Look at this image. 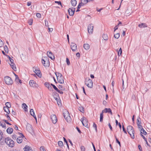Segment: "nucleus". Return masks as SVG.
Listing matches in <instances>:
<instances>
[{
    "mask_svg": "<svg viewBox=\"0 0 151 151\" xmlns=\"http://www.w3.org/2000/svg\"><path fill=\"white\" fill-rule=\"evenodd\" d=\"M3 133L0 130V141L3 138Z\"/></svg>",
    "mask_w": 151,
    "mask_h": 151,
    "instance_id": "37998d69",
    "label": "nucleus"
},
{
    "mask_svg": "<svg viewBox=\"0 0 151 151\" xmlns=\"http://www.w3.org/2000/svg\"><path fill=\"white\" fill-rule=\"evenodd\" d=\"M9 108H7V107H4V111L6 112L7 114H9L10 112V111H9Z\"/></svg>",
    "mask_w": 151,
    "mask_h": 151,
    "instance_id": "bb28decb",
    "label": "nucleus"
},
{
    "mask_svg": "<svg viewBox=\"0 0 151 151\" xmlns=\"http://www.w3.org/2000/svg\"><path fill=\"white\" fill-rule=\"evenodd\" d=\"M5 142L8 146L10 147H13L14 146V141L9 137L6 138L5 139Z\"/></svg>",
    "mask_w": 151,
    "mask_h": 151,
    "instance_id": "f03ea898",
    "label": "nucleus"
},
{
    "mask_svg": "<svg viewBox=\"0 0 151 151\" xmlns=\"http://www.w3.org/2000/svg\"><path fill=\"white\" fill-rule=\"evenodd\" d=\"M114 137L115 138L116 142L118 143L119 144L120 147H121L120 142L118 140V139L117 138L115 135H114Z\"/></svg>",
    "mask_w": 151,
    "mask_h": 151,
    "instance_id": "473e14b6",
    "label": "nucleus"
},
{
    "mask_svg": "<svg viewBox=\"0 0 151 151\" xmlns=\"http://www.w3.org/2000/svg\"><path fill=\"white\" fill-rule=\"evenodd\" d=\"M71 3L73 6H75L76 5L77 1L76 0H72Z\"/></svg>",
    "mask_w": 151,
    "mask_h": 151,
    "instance_id": "a878e982",
    "label": "nucleus"
},
{
    "mask_svg": "<svg viewBox=\"0 0 151 151\" xmlns=\"http://www.w3.org/2000/svg\"><path fill=\"white\" fill-rule=\"evenodd\" d=\"M127 129L128 133L130 135L132 139L134 138V131L133 127L131 126H129L127 127Z\"/></svg>",
    "mask_w": 151,
    "mask_h": 151,
    "instance_id": "f257e3e1",
    "label": "nucleus"
},
{
    "mask_svg": "<svg viewBox=\"0 0 151 151\" xmlns=\"http://www.w3.org/2000/svg\"><path fill=\"white\" fill-rule=\"evenodd\" d=\"M140 130L141 131V134H143L144 135H146L147 134V133L144 130V129L142 127V128H141V129H140Z\"/></svg>",
    "mask_w": 151,
    "mask_h": 151,
    "instance_id": "5701e85b",
    "label": "nucleus"
},
{
    "mask_svg": "<svg viewBox=\"0 0 151 151\" xmlns=\"http://www.w3.org/2000/svg\"><path fill=\"white\" fill-rule=\"evenodd\" d=\"M23 149L25 151H33L30 147L27 146H25Z\"/></svg>",
    "mask_w": 151,
    "mask_h": 151,
    "instance_id": "6ab92c4d",
    "label": "nucleus"
},
{
    "mask_svg": "<svg viewBox=\"0 0 151 151\" xmlns=\"http://www.w3.org/2000/svg\"><path fill=\"white\" fill-rule=\"evenodd\" d=\"M52 87L56 91L58 90V89L56 87L55 85H53Z\"/></svg>",
    "mask_w": 151,
    "mask_h": 151,
    "instance_id": "6e6d98bb",
    "label": "nucleus"
},
{
    "mask_svg": "<svg viewBox=\"0 0 151 151\" xmlns=\"http://www.w3.org/2000/svg\"><path fill=\"white\" fill-rule=\"evenodd\" d=\"M50 118L52 122L55 124L57 121V119L56 116L55 114H52L50 116Z\"/></svg>",
    "mask_w": 151,
    "mask_h": 151,
    "instance_id": "9d476101",
    "label": "nucleus"
},
{
    "mask_svg": "<svg viewBox=\"0 0 151 151\" xmlns=\"http://www.w3.org/2000/svg\"><path fill=\"white\" fill-rule=\"evenodd\" d=\"M85 83L88 87L91 88L93 87V83L92 80L89 78H86L85 79Z\"/></svg>",
    "mask_w": 151,
    "mask_h": 151,
    "instance_id": "39448f33",
    "label": "nucleus"
},
{
    "mask_svg": "<svg viewBox=\"0 0 151 151\" xmlns=\"http://www.w3.org/2000/svg\"><path fill=\"white\" fill-rule=\"evenodd\" d=\"M66 61L67 62V65H69L70 64V62L69 59L68 58H66Z\"/></svg>",
    "mask_w": 151,
    "mask_h": 151,
    "instance_id": "3c124183",
    "label": "nucleus"
},
{
    "mask_svg": "<svg viewBox=\"0 0 151 151\" xmlns=\"http://www.w3.org/2000/svg\"><path fill=\"white\" fill-rule=\"evenodd\" d=\"M108 126H109V127L110 130H112V127H111V125L110 124V123H109V124H108Z\"/></svg>",
    "mask_w": 151,
    "mask_h": 151,
    "instance_id": "680f3d73",
    "label": "nucleus"
},
{
    "mask_svg": "<svg viewBox=\"0 0 151 151\" xmlns=\"http://www.w3.org/2000/svg\"><path fill=\"white\" fill-rule=\"evenodd\" d=\"M36 74L39 77H41V74L40 73V71H38V72H37L36 73Z\"/></svg>",
    "mask_w": 151,
    "mask_h": 151,
    "instance_id": "79ce46f5",
    "label": "nucleus"
},
{
    "mask_svg": "<svg viewBox=\"0 0 151 151\" xmlns=\"http://www.w3.org/2000/svg\"><path fill=\"white\" fill-rule=\"evenodd\" d=\"M89 1H88V0H81V3H80L82 4L84 6V4H86Z\"/></svg>",
    "mask_w": 151,
    "mask_h": 151,
    "instance_id": "393cba45",
    "label": "nucleus"
},
{
    "mask_svg": "<svg viewBox=\"0 0 151 151\" xmlns=\"http://www.w3.org/2000/svg\"><path fill=\"white\" fill-rule=\"evenodd\" d=\"M14 60L12 59L9 60V62L8 63L9 64H12V63H13Z\"/></svg>",
    "mask_w": 151,
    "mask_h": 151,
    "instance_id": "5fc2aeb1",
    "label": "nucleus"
},
{
    "mask_svg": "<svg viewBox=\"0 0 151 151\" xmlns=\"http://www.w3.org/2000/svg\"><path fill=\"white\" fill-rule=\"evenodd\" d=\"M75 9L74 8H69L68 10L69 15L70 16H73V15L75 11Z\"/></svg>",
    "mask_w": 151,
    "mask_h": 151,
    "instance_id": "9b49d317",
    "label": "nucleus"
},
{
    "mask_svg": "<svg viewBox=\"0 0 151 151\" xmlns=\"http://www.w3.org/2000/svg\"><path fill=\"white\" fill-rule=\"evenodd\" d=\"M4 49L5 52H8V48L6 45H5L4 47Z\"/></svg>",
    "mask_w": 151,
    "mask_h": 151,
    "instance_id": "4c0bfd02",
    "label": "nucleus"
},
{
    "mask_svg": "<svg viewBox=\"0 0 151 151\" xmlns=\"http://www.w3.org/2000/svg\"><path fill=\"white\" fill-rule=\"evenodd\" d=\"M30 86L32 87H36L37 86V84L33 80H31L29 82Z\"/></svg>",
    "mask_w": 151,
    "mask_h": 151,
    "instance_id": "4468645a",
    "label": "nucleus"
},
{
    "mask_svg": "<svg viewBox=\"0 0 151 151\" xmlns=\"http://www.w3.org/2000/svg\"><path fill=\"white\" fill-rule=\"evenodd\" d=\"M102 37L103 39L105 40H108V36L106 34H103L102 35Z\"/></svg>",
    "mask_w": 151,
    "mask_h": 151,
    "instance_id": "cd10ccee",
    "label": "nucleus"
},
{
    "mask_svg": "<svg viewBox=\"0 0 151 151\" xmlns=\"http://www.w3.org/2000/svg\"><path fill=\"white\" fill-rule=\"evenodd\" d=\"M93 127H94L95 129L96 132H97V126H96V124L94 123H93Z\"/></svg>",
    "mask_w": 151,
    "mask_h": 151,
    "instance_id": "a18cd8bd",
    "label": "nucleus"
},
{
    "mask_svg": "<svg viewBox=\"0 0 151 151\" xmlns=\"http://www.w3.org/2000/svg\"><path fill=\"white\" fill-rule=\"evenodd\" d=\"M78 109L81 112L83 113L84 112V108L82 106L79 107Z\"/></svg>",
    "mask_w": 151,
    "mask_h": 151,
    "instance_id": "c756f323",
    "label": "nucleus"
},
{
    "mask_svg": "<svg viewBox=\"0 0 151 151\" xmlns=\"http://www.w3.org/2000/svg\"><path fill=\"white\" fill-rule=\"evenodd\" d=\"M120 36V35L119 33H116L114 35V37L115 38L118 39Z\"/></svg>",
    "mask_w": 151,
    "mask_h": 151,
    "instance_id": "58836bf2",
    "label": "nucleus"
},
{
    "mask_svg": "<svg viewBox=\"0 0 151 151\" xmlns=\"http://www.w3.org/2000/svg\"><path fill=\"white\" fill-rule=\"evenodd\" d=\"M4 80L6 83L7 85H12L13 81L11 78L9 76H6L4 78Z\"/></svg>",
    "mask_w": 151,
    "mask_h": 151,
    "instance_id": "423d86ee",
    "label": "nucleus"
},
{
    "mask_svg": "<svg viewBox=\"0 0 151 151\" xmlns=\"http://www.w3.org/2000/svg\"><path fill=\"white\" fill-rule=\"evenodd\" d=\"M19 135L20 136L18 137L17 139V141L19 143H22V139L24 137V135L20 133Z\"/></svg>",
    "mask_w": 151,
    "mask_h": 151,
    "instance_id": "1a4fd4ad",
    "label": "nucleus"
},
{
    "mask_svg": "<svg viewBox=\"0 0 151 151\" xmlns=\"http://www.w3.org/2000/svg\"><path fill=\"white\" fill-rule=\"evenodd\" d=\"M114 81H112V83H111V85H112V86L113 87V92H114L113 87H114Z\"/></svg>",
    "mask_w": 151,
    "mask_h": 151,
    "instance_id": "13d9d810",
    "label": "nucleus"
},
{
    "mask_svg": "<svg viewBox=\"0 0 151 151\" xmlns=\"http://www.w3.org/2000/svg\"><path fill=\"white\" fill-rule=\"evenodd\" d=\"M138 27L140 28H145L147 27L145 23H142L138 25Z\"/></svg>",
    "mask_w": 151,
    "mask_h": 151,
    "instance_id": "412c9836",
    "label": "nucleus"
},
{
    "mask_svg": "<svg viewBox=\"0 0 151 151\" xmlns=\"http://www.w3.org/2000/svg\"><path fill=\"white\" fill-rule=\"evenodd\" d=\"M4 122L6 123V124H9V125H11V124L9 123V122H8V121L6 120H4Z\"/></svg>",
    "mask_w": 151,
    "mask_h": 151,
    "instance_id": "69168bd1",
    "label": "nucleus"
},
{
    "mask_svg": "<svg viewBox=\"0 0 151 151\" xmlns=\"http://www.w3.org/2000/svg\"><path fill=\"white\" fill-rule=\"evenodd\" d=\"M6 117L8 120H11V119L10 117L8 115V114H6Z\"/></svg>",
    "mask_w": 151,
    "mask_h": 151,
    "instance_id": "052dcab7",
    "label": "nucleus"
},
{
    "mask_svg": "<svg viewBox=\"0 0 151 151\" xmlns=\"http://www.w3.org/2000/svg\"><path fill=\"white\" fill-rule=\"evenodd\" d=\"M58 88L61 90H64V88L61 85H59Z\"/></svg>",
    "mask_w": 151,
    "mask_h": 151,
    "instance_id": "c03bdc74",
    "label": "nucleus"
},
{
    "mask_svg": "<svg viewBox=\"0 0 151 151\" xmlns=\"http://www.w3.org/2000/svg\"><path fill=\"white\" fill-rule=\"evenodd\" d=\"M5 105L6 106L5 107H7V108H10L11 107V105L10 103L9 102H7L6 103Z\"/></svg>",
    "mask_w": 151,
    "mask_h": 151,
    "instance_id": "72a5a7b5",
    "label": "nucleus"
},
{
    "mask_svg": "<svg viewBox=\"0 0 151 151\" xmlns=\"http://www.w3.org/2000/svg\"><path fill=\"white\" fill-rule=\"evenodd\" d=\"M26 129L27 131L29 132H31L32 130V126L31 125L28 123H27L26 125Z\"/></svg>",
    "mask_w": 151,
    "mask_h": 151,
    "instance_id": "a211bd4d",
    "label": "nucleus"
},
{
    "mask_svg": "<svg viewBox=\"0 0 151 151\" xmlns=\"http://www.w3.org/2000/svg\"><path fill=\"white\" fill-rule=\"evenodd\" d=\"M36 16L38 18H40L41 17V15L40 13H37L36 14Z\"/></svg>",
    "mask_w": 151,
    "mask_h": 151,
    "instance_id": "864d4df0",
    "label": "nucleus"
},
{
    "mask_svg": "<svg viewBox=\"0 0 151 151\" xmlns=\"http://www.w3.org/2000/svg\"><path fill=\"white\" fill-rule=\"evenodd\" d=\"M14 74L15 76V81L17 80V79H18L19 78V77H18V76L16 74H15L14 73Z\"/></svg>",
    "mask_w": 151,
    "mask_h": 151,
    "instance_id": "0e129e2a",
    "label": "nucleus"
},
{
    "mask_svg": "<svg viewBox=\"0 0 151 151\" xmlns=\"http://www.w3.org/2000/svg\"><path fill=\"white\" fill-rule=\"evenodd\" d=\"M30 113L31 115L33 116L34 115H35L34 110L33 109H31L30 110Z\"/></svg>",
    "mask_w": 151,
    "mask_h": 151,
    "instance_id": "c9c22d12",
    "label": "nucleus"
},
{
    "mask_svg": "<svg viewBox=\"0 0 151 151\" xmlns=\"http://www.w3.org/2000/svg\"><path fill=\"white\" fill-rule=\"evenodd\" d=\"M42 62L43 65L45 67H47L49 66V62L48 60H45L43 59H42Z\"/></svg>",
    "mask_w": 151,
    "mask_h": 151,
    "instance_id": "2eb2a0df",
    "label": "nucleus"
},
{
    "mask_svg": "<svg viewBox=\"0 0 151 151\" xmlns=\"http://www.w3.org/2000/svg\"><path fill=\"white\" fill-rule=\"evenodd\" d=\"M47 54L48 56L52 60H53L54 59V56L53 55L52 53L51 52H47Z\"/></svg>",
    "mask_w": 151,
    "mask_h": 151,
    "instance_id": "dca6fc26",
    "label": "nucleus"
},
{
    "mask_svg": "<svg viewBox=\"0 0 151 151\" xmlns=\"http://www.w3.org/2000/svg\"><path fill=\"white\" fill-rule=\"evenodd\" d=\"M57 91L60 94H63V92L62 91L59 90L58 89V91Z\"/></svg>",
    "mask_w": 151,
    "mask_h": 151,
    "instance_id": "338daca9",
    "label": "nucleus"
},
{
    "mask_svg": "<svg viewBox=\"0 0 151 151\" xmlns=\"http://www.w3.org/2000/svg\"><path fill=\"white\" fill-rule=\"evenodd\" d=\"M13 131V129L11 127H9L8 128L7 130H6V132L7 133H8L9 134H12Z\"/></svg>",
    "mask_w": 151,
    "mask_h": 151,
    "instance_id": "aec40b11",
    "label": "nucleus"
},
{
    "mask_svg": "<svg viewBox=\"0 0 151 151\" xmlns=\"http://www.w3.org/2000/svg\"><path fill=\"white\" fill-rule=\"evenodd\" d=\"M33 23V19H30L28 21V23L29 25H31Z\"/></svg>",
    "mask_w": 151,
    "mask_h": 151,
    "instance_id": "a19ab883",
    "label": "nucleus"
},
{
    "mask_svg": "<svg viewBox=\"0 0 151 151\" xmlns=\"http://www.w3.org/2000/svg\"><path fill=\"white\" fill-rule=\"evenodd\" d=\"M103 113L102 112L100 114V122H102L103 120Z\"/></svg>",
    "mask_w": 151,
    "mask_h": 151,
    "instance_id": "7c9ffc66",
    "label": "nucleus"
},
{
    "mask_svg": "<svg viewBox=\"0 0 151 151\" xmlns=\"http://www.w3.org/2000/svg\"><path fill=\"white\" fill-rule=\"evenodd\" d=\"M17 136L15 134H13L12 136V138L14 140L16 139Z\"/></svg>",
    "mask_w": 151,
    "mask_h": 151,
    "instance_id": "de8ad7c7",
    "label": "nucleus"
},
{
    "mask_svg": "<svg viewBox=\"0 0 151 151\" xmlns=\"http://www.w3.org/2000/svg\"><path fill=\"white\" fill-rule=\"evenodd\" d=\"M58 146L60 147L62 146H63V143L61 141H59L58 142Z\"/></svg>",
    "mask_w": 151,
    "mask_h": 151,
    "instance_id": "f704fd0d",
    "label": "nucleus"
},
{
    "mask_svg": "<svg viewBox=\"0 0 151 151\" xmlns=\"http://www.w3.org/2000/svg\"><path fill=\"white\" fill-rule=\"evenodd\" d=\"M40 150L41 151H46L44 147L43 146H41L40 147Z\"/></svg>",
    "mask_w": 151,
    "mask_h": 151,
    "instance_id": "49530a36",
    "label": "nucleus"
},
{
    "mask_svg": "<svg viewBox=\"0 0 151 151\" xmlns=\"http://www.w3.org/2000/svg\"><path fill=\"white\" fill-rule=\"evenodd\" d=\"M137 125L139 129H141V128H142V125H141V119L139 117L137 119Z\"/></svg>",
    "mask_w": 151,
    "mask_h": 151,
    "instance_id": "ddd939ff",
    "label": "nucleus"
},
{
    "mask_svg": "<svg viewBox=\"0 0 151 151\" xmlns=\"http://www.w3.org/2000/svg\"><path fill=\"white\" fill-rule=\"evenodd\" d=\"M70 48L73 52L75 51L77 48L76 45L75 43H71L70 45Z\"/></svg>",
    "mask_w": 151,
    "mask_h": 151,
    "instance_id": "f8f14e48",
    "label": "nucleus"
},
{
    "mask_svg": "<svg viewBox=\"0 0 151 151\" xmlns=\"http://www.w3.org/2000/svg\"><path fill=\"white\" fill-rule=\"evenodd\" d=\"M22 107H24V110L25 111H27V108L28 107L27 105L24 103L22 104Z\"/></svg>",
    "mask_w": 151,
    "mask_h": 151,
    "instance_id": "2f4dec72",
    "label": "nucleus"
},
{
    "mask_svg": "<svg viewBox=\"0 0 151 151\" xmlns=\"http://www.w3.org/2000/svg\"><path fill=\"white\" fill-rule=\"evenodd\" d=\"M122 53V50L121 48H120L119 50L118 51V55L119 56Z\"/></svg>",
    "mask_w": 151,
    "mask_h": 151,
    "instance_id": "e433bc0d",
    "label": "nucleus"
},
{
    "mask_svg": "<svg viewBox=\"0 0 151 151\" xmlns=\"http://www.w3.org/2000/svg\"><path fill=\"white\" fill-rule=\"evenodd\" d=\"M55 3L58 4V5H60L62 7V5L60 1H55Z\"/></svg>",
    "mask_w": 151,
    "mask_h": 151,
    "instance_id": "09e8293b",
    "label": "nucleus"
},
{
    "mask_svg": "<svg viewBox=\"0 0 151 151\" xmlns=\"http://www.w3.org/2000/svg\"><path fill=\"white\" fill-rule=\"evenodd\" d=\"M81 121L83 126L86 127L88 128L87 121L84 117H83V119H81Z\"/></svg>",
    "mask_w": 151,
    "mask_h": 151,
    "instance_id": "6e6552de",
    "label": "nucleus"
},
{
    "mask_svg": "<svg viewBox=\"0 0 151 151\" xmlns=\"http://www.w3.org/2000/svg\"><path fill=\"white\" fill-rule=\"evenodd\" d=\"M31 2L30 1H28L27 2V5L28 6H30L31 4Z\"/></svg>",
    "mask_w": 151,
    "mask_h": 151,
    "instance_id": "bf43d9fd",
    "label": "nucleus"
},
{
    "mask_svg": "<svg viewBox=\"0 0 151 151\" xmlns=\"http://www.w3.org/2000/svg\"><path fill=\"white\" fill-rule=\"evenodd\" d=\"M102 112L103 113H110L111 115H112V113L111 111V110L110 108H105L103 110Z\"/></svg>",
    "mask_w": 151,
    "mask_h": 151,
    "instance_id": "f3484780",
    "label": "nucleus"
},
{
    "mask_svg": "<svg viewBox=\"0 0 151 151\" xmlns=\"http://www.w3.org/2000/svg\"><path fill=\"white\" fill-rule=\"evenodd\" d=\"M57 77L58 82L60 83H64V77L60 73H55Z\"/></svg>",
    "mask_w": 151,
    "mask_h": 151,
    "instance_id": "7ed1b4c3",
    "label": "nucleus"
},
{
    "mask_svg": "<svg viewBox=\"0 0 151 151\" xmlns=\"http://www.w3.org/2000/svg\"><path fill=\"white\" fill-rule=\"evenodd\" d=\"M44 85L45 86L47 87V88L50 86V83L47 82H45Z\"/></svg>",
    "mask_w": 151,
    "mask_h": 151,
    "instance_id": "ea45409f",
    "label": "nucleus"
},
{
    "mask_svg": "<svg viewBox=\"0 0 151 151\" xmlns=\"http://www.w3.org/2000/svg\"><path fill=\"white\" fill-rule=\"evenodd\" d=\"M83 47L86 50H88L90 48V45L88 44H84L83 45Z\"/></svg>",
    "mask_w": 151,
    "mask_h": 151,
    "instance_id": "b1692460",
    "label": "nucleus"
},
{
    "mask_svg": "<svg viewBox=\"0 0 151 151\" xmlns=\"http://www.w3.org/2000/svg\"><path fill=\"white\" fill-rule=\"evenodd\" d=\"M81 151H85V149L84 147L83 146H81Z\"/></svg>",
    "mask_w": 151,
    "mask_h": 151,
    "instance_id": "603ef678",
    "label": "nucleus"
},
{
    "mask_svg": "<svg viewBox=\"0 0 151 151\" xmlns=\"http://www.w3.org/2000/svg\"><path fill=\"white\" fill-rule=\"evenodd\" d=\"M122 129H123V130L124 132L125 133L127 134V132H126V131L125 128H124V126L123 125V126H122Z\"/></svg>",
    "mask_w": 151,
    "mask_h": 151,
    "instance_id": "4d7b16f0",
    "label": "nucleus"
},
{
    "mask_svg": "<svg viewBox=\"0 0 151 151\" xmlns=\"http://www.w3.org/2000/svg\"><path fill=\"white\" fill-rule=\"evenodd\" d=\"M1 126L2 127L4 128H6V125L5 124H1Z\"/></svg>",
    "mask_w": 151,
    "mask_h": 151,
    "instance_id": "774afa93",
    "label": "nucleus"
},
{
    "mask_svg": "<svg viewBox=\"0 0 151 151\" xmlns=\"http://www.w3.org/2000/svg\"><path fill=\"white\" fill-rule=\"evenodd\" d=\"M63 115L65 119L68 122H70L71 118L69 112L67 111H65L63 113Z\"/></svg>",
    "mask_w": 151,
    "mask_h": 151,
    "instance_id": "20e7f679",
    "label": "nucleus"
},
{
    "mask_svg": "<svg viewBox=\"0 0 151 151\" xmlns=\"http://www.w3.org/2000/svg\"><path fill=\"white\" fill-rule=\"evenodd\" d=\"M48 89L49 90L51 91L52 90V87L51 86H50L48 88Z\"/></svg>",
    "mask_w": 151,
    "mask_h": 151,
    "instance_id": "e2e57ef3",
    "label": "nucleus"
},
{
    "mask_svg": "<svg viewBox=\"0 0 151 151\" xmlns=\"http://www.w3.org/2000/svg\"><path fill=\"white\" fill-rule=\"evenodd\" d=\"M83 6V5L82 4H81L80 3L78 6V7H77V10L76 11V12H78V11H79L80 10H79V9L81 7V6Z\"/></svg>",
    "mask_w": 151,
    "mask_h": 151,
    "instance_id": "c85d7f7f",
    "label": "nucleus"
},
{
    "mask_svg": "<svg viewBox=\"0 0 151 151\" xmlns=\"http://www.w3.org/2000/svg\"><path fill=\"white\" fill-rule=\"evenodd\" d=\"M9 65H10L11 67L13 70H14V71L16 70L17 68L14 63H12V64H10Z\"/></svg>",
    "mask_w": 151,
    "mask_h": 151,
    "instance_id": "4be33fe9",
    "label": "nucleus"
},
{
    "mask_svg": "<svg viewBox=\"0 0 151 151\" xmlns=\"http://www.w3.org/2000/svg\"><path fill=\"white\" fill-rule=\"evenodd\" d=\"M4 45V43L0 39V47H2Z\"/></svg>",
    "mask_w": 151,
    "mask_h": 151,
    "instance_id": "8fccbe9b",
    "label": "nucleus"
},
{
    "mask_svg": "<svg viewBox=\"0 0 151 151\" xmlns=\"http://www.w3.org/2000/svg\"><path fill=\"white\" fill-rule=\"evenodd\" d=\"M93 26L92 24H89L88 26V31L89 33L92 34L93 31Z\"/></svg>",
    "mask_w": 151,
    "mask_h": 151,
    "instance_id": "0eeeda50",
    "label": "nucleus"
}]
</instances>
